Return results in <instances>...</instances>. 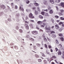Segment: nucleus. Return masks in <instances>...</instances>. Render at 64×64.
Returning <instances> with one entry per match:
<instances>
[{"instance_id": "1", "label": "nucleus", "mask_w": 64, "mask_h": 64, "mask_svg": "<svg viewBox=\"0 0 64 64\" xmlns=\"http://www.w3.org/2000/svg\"><path fill=\"white\" fill-rule=\"evenodd\" d=\"M47 32H50V34H52L51 36L52 37H56V35L55 34H52V33H55V32L54 31H51L50 30H49Z\"/></svg>"}, {"instance_id": "2", "label": "nucleus", "mask_w": 64, "mask_h": 64, "mask_svg": "<svg viewBox=\"0 0 64 64\" xmlns=\"http://www.w3.org/2000/svg\"><path fill=\"white\" fill-rule=\"evenodd\" d=\"M23 6V5L22 4H20V6L19 9V10L22 11H24V9H23V8L22 7Z\"/></svg>"}, {"instance_id": "3", "label": "nucleus", "mask_w": 64, "mask_h": 64, "mask_svg": "<svg viewBox=\"0 0 64 64\" xmlns=\"http://www.w3.org/2000/svg\"><path fill=\"white\" fill-rule=\"evenodd\" d=\"M45 28L47 30H50L51 27L50 26H47L45 27Z\"/></svg>"}, {"instance_id": "4", "label": "nucleus", "mask_w": 64, "mask_h": 64, "mask_svg": "<svg viewBox=\"0 0 64 64\" xmlns=\"http://www.w3.org/2000/svg\"><path fill=\"white\" fill-rule=\"evenodd\" d=\"M32 34H34V35H37L38 34V32L37 31H33L32 32Z\"/></svg>"}, {"instance_id": "5", "label": "nucleus", "mask_w": 64, "mask_h": 64, "mask_svg": "<svg viewBox=\"0 0 64 64\" xmlns=\"http://www.w3.org/2000/svg\"><path fill=\"white\" fill-rule=\"evenodd\" d=\"M29 17L30 18H34V16H33V14L31 13L29 14Z\"/></svg>"}, {"instance_id": "6", "label": "nucleus", "mask_w": 64, "mask_h": 64, "mask_svg": "<svg viewBox=\"0 0 64 64\" xmlns=\"http://www.w3.org/2000/svg\"><path fill=\"white\" fill-rule=\"evenodd\" d=\"M59 6H61L62 8H64V3L62 2L59 5Z\"/></svg>"}, {"instance_id": "7", "label": "nucleus", "mask_w": 64, "mask_h": 64, "mask_svg": "<svg viewBox=\"0 0 64 64\" xmlns=\"http://www.w3.org/2000/svg\"><path fill=\"white\" fill-rule=\"evenodd\" d=\"M16 17L17 18H18L20 17V14L17 13L16 14Z\"/></svg>"}, {"instance_id": "8", "label": "nucleus", "mask_w": 64, "mask_h": 64, "mask_svg": "<svg viewBox=\"0 0 64 64\" xmlns=\"http://www.w3.org/2000/svg\"><path fill=\"white\" fill-rule=\"evenodd\" d=\"M25 28L26 29H27L28 30L29 29V26L27 24H26V25L25 26Z\"/></svg>"}, {"instance_id": "9", "label": "nucleus", "mask_w": 64, "mask_h": 64, "mask_svg": "<svg viewBox=\"0 0 64 64\" xmlns=\"http://www.w3.org/2000/svg\"><path fill=\"white\" fill-rule=\"evenodd\" d=\"M1 8H2L3 10L5 9V8H6L5 6L3 4H2L1 6Z\"/></svg>"}, {"instance_id": "10", "label": "nucleus", "mask_w": 64, "mask_h": 64, "mask_svg": "<svg viewBox=\"0 0 64 64\" xmlns=\"http://www.w3.org/2000/svg\"><path fill=\"white\" fill-rule=\"evenodd\" d=\"M59 46H60V47L61 49H62V50H64V47H62V46L61 44L59 45Z\"/></svg>"}, {"instance_id": "11", "label": "nucleus", "mask_w": 64, "mask_h": 64, "mask_svg": "<svg viewBox=\"0 0 64 64\" xmlns=\"http://www.w3.org/2000/svg\"><path fill=\"white\" fill-rule=\"evenodd\" d=\"M37 23L39 25H41L42 24V22L40 21H38L37 22Z\"/></svg>"}, {"instance_id": "12", "label": "nucleus", "mask_w": 64, "mask_h": 64, "mask_svg": "<svg viewBox=\"0 0 64 64\" xmlns=\"http://www.w3.org/2000/svg\"><path fill=\"white\" fill-rule=\"evenodd\" d=\"M49 2L50 3L52 4H54V1L53 0H49Z\"/></svg>"}, {"instance_id": "13", "label": "nucleus", "mask_w": 64, "mask_h": 64, "mask_svg": "<svg viewBox=\"0 0 64 64\" xmlns=\"http://www.w3.org/2000/svg\"><path fill=\"white\" fill-rule=\"evenodd\" d=\"M34 14L36 15L38 14V10H35L34 11Z\"/></svg>"}, {"instance_id": "14", "label": "nucleus", "mask_w": 64, "mask_h": 64, "mask_svg": "<svg viewBox=\"0 0 64 64\" xmlns=\"http://www.w3.org/2000/svg\"><path fill=\"white\" fill-rule=\"evenodd\" d=\"M34 4L35 6H39V4L38 3L36 2H34Z\"/></svg>"}, {"instance_id": "15", "label": "nucleus", "mask_w": 64, "mask_h": 64, "mask_svg": "<svg viewBox=\"0 0 64 64\" xmlns=\"http://www.w3.org/2000/svg\"><path fill=\"white\" fill-rule=\"evenodd\" d=\"M61 1V0H55V2L56 3H59Z\"/></svg>"}, {"instance_id": "16", "label": "nucleus", "mask_w": 64, "mask_h": 64, "mask_svg": "<svg viewBox=\"0 0 64 64\" xmlns=\"http://www.w3.org/2000/svg\"><path fill=\"white\" fill-rule=\"evenodd\" d=\"M45 24L43 23V24H42L40 26V27L42 28H44L45 27Z\"/></svg>"}, {"instance_id": "17", "label": "nucleus", "mask_w": 64, "mask_h": 64, "mask_svg": "<svg viewBox=\"0 0 64 64\" xmlns=\"http://www.w3.org/2000/svg\"><path fill=\"white\" fill-rule=\"evenodd\" d=\"M38 17L40 19H43V17L41 15L39 16Z\"/></svg>"}, {"instance_id": "18", "label": "nucleus", "mask_w": 64, "mask_h": 64, "mask_svg": "<svg viewBox=\"0 0 64 64\" xmlns=\"http://www.w3.org/2000/svg\"><path fill=\"white\" fill-rule=\"evenodd\" d=\"M36 45L38 47H40V46H41V44H36Z\"/></svg>"}, {"instance_id": "19", "label": "nucleus", "mask_w": 64, "mask_h": 64, "mask_svg": "<svg viewBox=\"0 0 64 64\" xmlns=\"http://www.w3.org/2000/svg\"><path fill=\"white\" fill-rule=\"evenodd\" d=\"M44 39L45 42H46L47 41V40L45 36H44Z\"/></svg>"}, {"instance_id": "20", "label": "nucleus", "mask_w": 64, "mask_h": 64, "mask_svg": "<svg viewBox=\"0 0 64 64\" xmlns=\"http://www.w3.org/2000/svg\"><path fill=\"white\" fill-rule=\"evenodd\" d=\"M60 39L62 41H64V38L63 37L60 38Z\"/></svg>"}, {"instance_id": "21", "label": "nucleus", "mask_w": 64, "mask_h": 64, "mask_svg": "<svg viewBox=\"0 0 64 64\" xmlns=\"http://www.w3.org/2000/svg\"><path fill=\"white\" fill-rule=\"evenodd\" d=\"M50 13V14H52L53 13V11H52V10H51L49 12Z\"/></svg>"}, {"instance_id": "22", "label": "nucleus", "mask_w": 64, "mask_h": 64, "mask_svg": "<svg viewBox=\"0 0 64 64\" xmlns=\"http://www.w3.org/2000/svg\"><path fill=\"white\" fill-rule=\"evenodd\" d=\"M61 54H62V52L59 50L58 51V55H61Z\"/></svg>"}, {"instance_id": "23", "label": "nucleus", "mask_w": 64, "mask_h": 64, "mask_svg": "<svg viewBox=\"0 0 64 64\" xmlns=\"http://www.w3.org/2000/svg\"><path fill=\"white\" fill-rule=\"evenodd\" d=\"M51 21L52 22V23H54V19H53L52 18L51 20Z\"/></svg>"}, {"instance_id": "24", "label": "nucleus", "mask_w": 64, "mask_h": 64, "mask_svg": "<svg viewBox=\"0 0 64 64\" xmlns=\"http://www.w3.org/2000/svg\"><path fill=\"white\" fill-rule=\"evenodd\" d=\"M29 21L30 22H32V23H34V21L33 20H30Z\"/></svg>"}, {"instance_id": "25", "label": "nucleus", "mask_w": 64, "mask_h": 64, "mask_svg": "<svg viewBox=\"0 0 64 64\" xmlns=\"http://www.w3.org/2000/svg\"><path fill=\"white\" fill-rule=\"evenodd\" d=\"M34 56L35 57H36V58H39V56H38L37 54H35Z\"/></svg>"}, {"instance_id": "26", "label": "nucleus", "mask_w": 64, "mask_h": 64, "mask_svg": "<svg viewBox=\"0 0 64 64\" xmlns=\"http://www.w3.org/2000/svg\"><path fill=\"white\" fill-rule=\"evenodd\" d=\"M34 50H36V49H37V47L36 46H34Z\"/></svg>"}, {"instance_id": "27", "label": "nucleus", "mask_w": 64, "mask_h": 64, "mask_svg": "<svg viewBox=\"0 0 64 64\" xmlns=\"http://www.w3.org/2000/svg\"><path fill=\"white\" fill-rule=\"evenodd\" d=\"M44 64H47V62L46 60H44Z\"/></svg>"}, {"instance_id": "28", "label": "nucleus", "mask_w": 64, "mask_h": 64, "mask_svg": "<svg viewBox=\"0 0 64 64\" xmlns=\"http://www.w3.org/2000/svg\"><path fill=\"white\" fill-rule=\"evenodd\" d=\"M30 2V1H29V0H26V4H29Z\"/></svg>"}, {"instance_id": "29", "label": "nucleus", "mask_w": 64, "mask_h": 64, "mask_svg": "<svg viewBox=\"0 0 64 64\" xmlns=\"http://www.w3.org/2000/svg\"><path fill=\"white\" fill-rule=\"evenodd\" d=\"M58 35L59 36L62 37V36H63V34H58Z\"/></svg>"}, {"instance_id": "30", "label": "nucleus", "mask_w": 64, "mask_h": 64, "mask_svg": "<svg viewBox=\"0 0 64 64\" xmlns=\"http://www.w3.org/2000/svg\"><path fill=\"white\" fill-rule=\"evenodd\" d=\"M47 39L50 42H51V40L50 39L48 38H47Z\"/></svg>"}, {"instance_id": "31", "label": "nucleus", "mask_w": 64, "mask_h": 64, "mask_svg": "<svg viewBox=\"0 0 64 64\" xmlns=\"http://www.w3.org/2000/svg\"><path fill=\"white\" fill-rule=\"evenodd\" d=\"M41 14L42 15H44V14H45V12H41Z\"/></svg>"}, {"instance_id": "32", "label": "nucleus", "mask_w": 64, "mask_h": 64, "mask_svg": "<svg viewBox=\"0 0 64 64\" xmlns=\"http://www.w3.org/2000/svg\"><path fill=\"white\" fill-rule=\"evenodd\" d=\"M30 26L31 28H33V25H32V24H30Z\"/></svg>"}, {"instance_id": "33", "label": "nucleus", "mask_w": 64, "mask_h": 64, "mask_svg": "<svg viewBox=\"0 0 64 64\" xmlns=\"http://www.w3.org/2000/svg\"><path fill=\"white\" fill-rule=\"evenodd\" d=\"M63 24V22H60L59 23V25H62V24Z\"/></svg>"}, {"instance_id": "34", "label": "nucleus", "mask_w": 64, "mask_h": 64, "mask_svg": "<svg viewBox=\"0 0 64 64\" xmlns=\"http://www.w3.org/2000/svg\"><path fill=\"white\" fill-rule=\"evenodd\" d=\"M44 15L45 16H49V14H48L46 13Z\"/></svg>"}, {"instance_id": "35", "label": "nucleus", "mask_w": 64, "mask_h": 64, "mask_svg": "<svg viewBox=\"0 0 64 64\" xmlns=\"http://www.w3.org/2000/svg\"><path fill=\"white\" fill-rule=\"evenodd\" d=\"M56 44H59V42H58V40H56Z\"/></svg>"}, {"instance_id": "36", "label": "nucleus", "mask_w": 64, "mask_h": 64, "mask_svg": "<svg viewBox=\"0 0 64 64\" xmlns=\"http://www.w3.org/2000/svg\"><path fill=\"white\" fill-rule=\"evenodd\" d=\"M46 52L47 54H49V55H50V52H48L47 50H46Z\"/></svg>"}, {"instance_id": "37", "label": "nucleus", "mask_w": 64, "mask_h": 64, "mask_svg": "<svg viewBox=\"0 0 64 64\" xmlns=\"http://www.w3.org/2000/svg\"><path fill=\"white\" fill-rule=\"evenodd\" d=\"M47 3H48V2H47L46 1H44V4H45V5H47Z\"/></svg>"}, {"instance_id": "38", "label": "nucleus", "mask_w": 64, "mask_h": 64, "mask_svg": "<svg viewBox=\"0 0 64 64\" xmlns=\"http://www.w3.org/2000/svg\"><path fill=\"white\" fill-rule=\"evenodd\" d=\"M52 58H54V59H56V57L55 56H53Z\"/></svg>"}, {"instance_id": "39", "label": "nucleus", "mask_w": 64, "mask_h": 64, "mask_svg": "<svg viewBox=\"0 0 64 64\" xmlns=\"http://www.w3.org/2000/svg\"><path fill=\"white\" fill-rule=\"evenodd\" d=\"M60 11L61 13H63L64 12V10L62 9L60 10Z\"/></svg>"}, {"instance_id": "40", "label": "nucleus", "mask_w": 64, "mask_h": 64, "mask_svg": "<svg viewBox=\"0 0 64 64\" xmlns=\"http://www.w3.org/2000/svg\"><path fill=\"white\" fill-rule=\"evenodd\" d=\"M8 21H9L10 22V21H12V20H11V18H8Z\"/></svg>"}, {"instance_id": "41", "label": "nucleus", "mask_w": 64, "mask_h": 64, "mask_svg": "<svg viewBox=\"0 0 64 64\" xmlns=\"http://www.w3.org/2000/svg\"><path fill=\"white\" fill-rule=\"evenodd\" d=\"M14 48L16 49H18V47L15 46H14Z\"/></svg>"}, {"instance_id": "42", "label": "nucleus", "mask_w": 64, "mask_h": 64, "mask_svg": "<svg viewBox=\"0 0 64 64\" xmlns=\"http://www.w3.org/2000/svg\"><path fill=\"white\" fill-rule=\"evenodd\" d=\"M44 46L45 48H48V47H47V45H46V44H44Z\"/></svg>"}, {"instance_id": "43", "label": "nucleus", "mask_w": 64, "mask_h": 64, "mask_svg": "<svg viewBox=\"0 0 64 64\" xmlns=\"http://www.w3.org/2000/svg\"><path fill=\"white\" fill-rule=\"evenodd\" d=\"M38 62H42V60L41 59H39L38 60Z\"/></svg>"}, {"instance_id": "44", "label": "nucleus", "mask_w": 64, "mask_h": 64, "mask_svg": "<svg viewBox=\"0 0 64 64\" xmlns=\"http://www.w3.org/2000/svg\"><path fill=\"white\" fill-rule=\"evenodd\" d=\"M42 56H43L44 57H46V56L43 53H42Z\"/></svg>"}, {"instance_id": "45", "label": "nucleus", "mask_w": 64, "mask_h": 64, "mask_svg": "<svg viewBox=\"0 0 64 64\" xmlns=\"http://www.w3.org/2000/svg\"><path fill=\"white\" fill-rule=\"evenodd\" d=\"M55 17L56 18H57V19H58V18H59V16H55Z\"/></svg>"}, {"instance_id": "46", "label": "nucleus", "mask_w": 64, "mask_h": 64, "mask_svg": "<svg viewBox=\"0 0 64 64\" xmlns=\"http://www.w3.org/2000/svg\"><path fill=\"white\" fill-rule=\"evenodd\" d=\"M32 5V4H30L28 5V7H31V6Z\"/></svg>"}, {"instance_id": "47", "label": "nucleus", "mask_w": 64, "mask_h": 64, "mask_svg": "<svg viewBox=\"0 0 64 64\" xmlns=\"http://www.w3.org/2000/svg\"><path fill=\"white\" fill-rule=\"evenodd\" d=\"M20 33H22L23 32V30L21 29H20Z\"/></svg>"}, {"instance_id": "48", "label": "nucleus", "mask_w": 64, "mask_h": 64, "mask_svg": "<svg viewBox=\"0 0 64 64\" xmlns=\"http://www.w3.org/2000/svg\"><path fill=\"white\" fill-rule=\"evenodd\" d=\"M16 29L17 30H18V29H19V26H16Z\"/></svg>"}, {"instance_id": "49", "label": "nucleus", "mask_w": 64, "mask_h": 64, "mask_svg": "<svg viewBox=\"0 0 64 64\" xmlns=\"http://www.w3.org/2000/svg\"><path fill=\"white\" fill-rule=\"evenodd\" d=\"M60 19L62 20H64V18H63L62 17H61L60 18Z\"/></svg>"}, {"instance_id": "50", "label": "nucleus", "mask_w": 64, "mask_h": 64, "mask_svg": "<svg viewBox=\"0 0 64 64\" xmlns=\"http://www.w3.org/2000/svg\"><path fill=\"white\" fill-rule=\"evenodd\" d=\"M56 10H57V11H58V10L59 9V8H58V6H56Z\"/></svg>"}, {"instance_id": "51", "label": "nucleus", "mask_w": 64, "mask_h": 64, "mask_svg": "<svg viewBox=\"0 0 64 64\" xmlns=\"http://www.w3.org/2000/svg\"><path fill=\"white\" fill-rule=\"evenodd\" d=\"M17 8H18V7L17 6H16L15 7V9H17Z\"/></svg>"}, {"instance_id": "52", "label": "nucleus", "mask_w": 64, "mask_h": 64, "mask_svg": "<svg viewBox=\"0 0 64 64\" xmlns=\"http://www.w3.org/2000/svg\"><path fill=\"white\" fill-rule=\"evenodd\" d=\"M59 26V25L58 24H56L55 25V27H59V26Z\"/></svg>"}, {"instance_id": "53", "label": "nucleus", "mask_w": 64, "mask_h": 64, "mask_svg": "<svg viewBox=\"0 0 64 64\" xmlns=\"http://www.w3.org/2000/svg\"><path fill=\"white\" fill-rule=\"evenodd\" d=\"M30 40H33V41H34V39H33V38H29Z\"/></svg>"}, {"instance_id": "54", "label": "nucleus", "mask_w": 64, "mask_h": 64, "mask_svg": "<svg viewBox=\"0 0 64 64\" xmlns=\"http://www.w3.org/2000/svg\"><path fill=\"white\" fill-rule=\"evenodd\" d=\"M48 47L49 48H52V47H51V46L50 45H49Z\"/></svg>"}, {"instance_id": "55", "label": "nucleus", "mask_w": 64, "mask_h": 64, "mask_svg": "<svg viewBox=\"0 0 64 64\" xmlns=\"http://www.w3.org/2000/svg\"><path fill=\"white\" fill-rule=\"evenodd\" d=\"M26 11L27 12H28L29 11V10L28 9H27L26 10Z\"/></svg>"}, {"instance_id": "56", "label": "nucleus", "mask_w": 64, "mask_h": 64, "mask_svg": "<svg viewBox=\"0 0 64 64\" xmlns=\"http://www.w3.org/2000/svg\"><path fill=\"white\" fill-rule=\"evenodd\" d=\"M42 11H46V12H47L48 10H42Z\"/></svg>"}, {"instance_id": "57", "label": "nucleus", "mask_w": 64, "mask_h": 64, "mask_svg": "<svg viewBox=\"0 0 64 64\" xmlns=\"http://www.w3.org/2000/svg\"><path fill=\"white\" fill-rule=\"evenodd\" d=\"M25 23L28 24V23H29V22H27V21H25Z\"/></svg>"}, {"instance_id": "58", "label": "nucleus", "mask_w": 64, "mask_h": 64, "mask_svg": "<svg viewBox=\"0 0 64 64\" xmlns=\"http://www.w3.org/2000/svg\"><path fill=\"white\" fill-rule=\"evenodd\" d=\"M29 37V35H28L27 36H26V38H28Z\"/></svg>"}, {"instance_id": "59", "label": "nucleus", "mask_w": 64, "mask_h": 64, "mask_svg": "<svg viewBox=\"0 0 64 64\" xmlns=\"http://www.w3.org/2000/svg\"><path fill=\"white\" fill-rule=\"evenodd\" d=\"M55 49L56 50V52H57V51H58V48H55Z\"/></svg>"}, {"instance_id": "60", "label": "nucleus", "mask_w": 64, "mask_h": 64, "mask_svg": "<svg viewBox=\"0 0 64 64\" xmlns=\"http://www.w3.org/2000/svg\"><path fill=\"white\" fill-rule=\"evenodd\" d=\"M32 9L33 10H35V9H36V8H35V7H34L32 8Z\"/></svg>"}, {"instance_id": "61", "label": "nucleus", "mask_w": 64, "mask_h": 64, "mask_svg": "<svg viewBox=\"0 0 64 64\" xmlns=\"http://www.w3.org/2000/svg\"><path fill=\"white\" fill-rule=\"evenodd\" d=\"M59 28V26H58V27H56V29H58Z\"/></svg>"}, {"instance_id": "62", "label": "nucleus", "mask_w": 64, "mask_h": 64, "mask_svg": "<svg viewBox=\"0 0 64 64\" xmlns=\"http://www.w3.org/2000/svg\"><path fill=\"white\" fill-rule=\"evenodd\" d=\"M56 21L57 22H60V20H56Z\"/></svg>"}, {"instance_id": "63", "label": "nucleus", "mask_w": 64, "mask_h": 64, "mask_svg": "<svg viewBox=\"0 0 64 64\" xmlns=\"http://www.w3.org/2000/svg\"><path fill=\"white\" fill-rule=\"evenodd\" d=\"M11 5L12 6V7L13 6V3H11Z\"/></svg>"}, {"instance_id": "64", "label": "nucleus", "mask_w": 64, "mask_h": 64, "mask_svg": "<svg viewBox=\"0 0 64 64\" xmlns=\"http://www.w3.org/2000/svg\"><path fill=\"white\" fill-rule=\"evenodd\" d=\"M48 9L49 10L50 9H51V7L50 6H48Z\"/></svg>"}]
</instances>
